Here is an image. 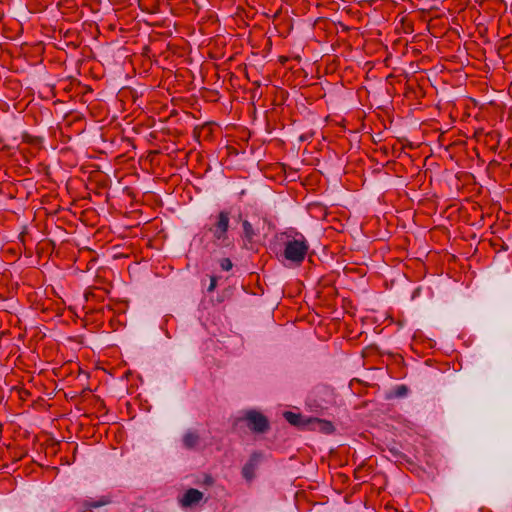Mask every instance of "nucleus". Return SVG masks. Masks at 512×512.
Segmentation results:
<instances>
[{"label": "nucleus", "mask_w": 512, "mask_h": 512, "mask_svg": "<svg viewBox=\"0 0 512 512\" xmlns=\"http://www.w3.org/2000/svg\"><path fill=\"white\" fill-rule=\"evenodd\" d=\"M282 256L286 261L296 266L302 264L309 250L306 237L300 232H286Z\"/></svg>", "instance_id": "obj_1"}, {"label": "nucleus", "mask_w": 512, "mask_h": 512, "mask_svg": "<svg viewBox=\"0 0 512 512\" xmlns=\"http://www.w3.org/2000/svg\"><path fill=\"white\" fill-rule=\"evenodd\" d=\"M230 223V213L228 211H221L215 217L214 223L209 227V231L213 235V242L217 246H228L229 237L228 229Z\"/></svg>", "instance_id": "obj_2"}, {"label": "nucleus", "mask_w": 512, "mask_h": 512, "mask_svg": "<svg viewBox=\"0 0 512 512\" xmlns=\"http://www.w3.org/2000/svg\"><path fill=\"white\" fill-rule=\"evenodd\" d=\"M245 422L247 427L255 433H265L269 429V421L262 413L249 410L238 418L237 423Z\"/></svg>", "instance_id": "obj_3"}, {"label": "nucleus", "mask_w": 512, "mask_h": 512, "mask_svg": "<svg viewBox=\"0 0 512 512\" xmlns=\"http://www.w3.org/2000/svg\"><path fill=\"white\" fill-rule=\"evenodd\" d=\"M203 499V493L197 489H188L180 498L179 503L182 508L192 507Z\"/></svg>", "instance_id": "obj_4"}, {"label": "nucleus", "mask_w": 512, "mask_h": 512, "mask_svg": "<svg viewBox=\"0 0 512 512\" xmlns=\"http://www.w3.org/2000/svg\"><path fill=\"white\" fill-rule=\"evenodd\" d=\"M260 453H253L249 459V461L242 468V476L247 480L251 481L255 476V471L257 468V464L260 460Z\"/></svg>", "instance_id": "obj_5"}, {"label": "nucleus", "mask_w": 512, "mask_h": 512, "mask_svg": "<svg viewBox=\"0 0 512 512\" xmlns=\"http://www.w3.org/2000/svg\"><path fill=\"white\" fill-rule=\"evenodd\" d=\"M200 437L196 432L188 431L183 436V445L187 449H193L199 444Z\"/></svg>", "instance_id": "obj_6"}, {"label": "nucleus", "mask_w": 512, "mask_h": 512, "mask_svg": "<svg viewBox=\"0 0 512 512\" xmlns=\"http://www.w3.org/2000/svg\"><path fill=\"white\" fill-rule=\"evenodd\" d=\"M243 235L248 243H252L254 238L257 236V231L248 220L242 221Z\"/></svg>", "instance_id": "obj_7"}, {"label": "nucleus", "mask_w": 512, "mask_h": 512, "mask_svg": "<svg viewBox=\"0 0 512 512\" xmlns=\"http://www.w3.org/2000/svg\"><path fill=\"white\" fill-rule=\"evenodd\" d=\"M309 422H311L315 427L317 426L321 431L325 433H331L334 429L332 423L329 421L315 418L313 420H310Z\"/></svg>", "instance_id": "obj_8"}, {"label": "nucleus", "mask_w": 512, "mask_h": 512, "mask_svg": "<svg viewBox=\"0 0 512 512\" xmlns=\"http://www.w3.org/2000/svg\"><path fill=\"white\" fill-rule=\"evenodd\" d=\"M285 419L294 426H303L305 423L302 421V416L300 414L293 413L291 411H287L284 413Z\"/></svg>", "instance_id": "obj_9"}, {"label": "nucleus", "mask_w": 512, "mask_h": 512, "mask_svg": "<svg viewBox=\"0 0 512 512\" xmlns=\"http://www.w3.org/2000/svg\"><path fill=\"white\" fill-rule=\"evenodd\" d=\"M220 266L223 270L228 271L232 268V262L229 258H223L220 261Z\"/></svg>", "instance_id": "obj_10"}, {"label": "nucleus", "mask_w": 512, "mask_h": 512, "mask_svg": "<svg viewBox=\"0 0 512 512\" xmlns=\"http://www.w3.org/2000/svg\"><path fill=\"white\" fill-rule=\"evenodd\" d=\"M216 287V278L215 277H212L211 278V281H210V285L208 287V291H213Z\"/></svg>", "instance_id": "obj_11"}, {"label": "nucleus", "mask_w": 512, "mask_h": 512, "mask_svg": "<svg viewBox=\"0 0 512 512\" xmlns=\"http://www.w3.org/2000/svg\"><path fill=\"white\" fill-rule=\"evenodd\" d=\"M405 392H406V387H405V386H401V387L398 389V394H399V395H403Z\"/></svg>", "instance_id": "obj_12"}]
</instances>
